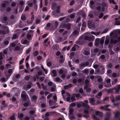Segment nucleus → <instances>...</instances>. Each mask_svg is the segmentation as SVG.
<instances>
[{
  "instance_id": "nucleus-1",
  "label": "nucleus",
  "mask_w": 120,
  "mask_h": 120,
  "mask_svg": "<svg viewBox=\"0 0 120 120\" xmlns=\"http://www.w3.org/2000/svg\"><path fill=\"white\" fill-rule=\"evenodd\" d=\"M64 22H62L60 24V26L62 28L67 29L68 30H69L71 28V26L69 23L66 24L64 23Z\"/></svg>"
},
{
  "instance_id": "nucleus-2",
  "label": "nucleus",
  "mask_w": 120,
  "mask_h": 120,
  "mask_svg": "<svg viewBox=\"0 0 120 120\" xmlns=\"http://www.w3.org/2000/svg\"><path fill=\"white\" fill-rule=\"evenodd\" d=\"M3 28L4 29H5V30H1L0 31V34H2L3 35H5L9 33V31L8 27L7 28V26H4Z\"/></svg>"
},
{
  "instance_id": "nucleus-3",
  "label": "nucleus",
  "mask_w": 120,
  "mask_h": 120,
  "mask_svg": "<svg viewBox=\"0 0 120 120\" xmlns=\"http://www.w3.org/2000/svg\"><path fill=\"white\" fill-rule=\"evenodd\" d=\"M89 100L90 102L92 105H94L100 104V101H97L96 103H94L95 100L93 98H89Z\"/></svg>"
},
{
  "instance_id": "nucleus-4",
  "label": "nucleus",
  "mask_w": 120,
  "mask_h": 120,
  "mask_svg": "<svg viewBox=\"0 0 120 120\" xmlns=\"http://www.w3.org/2000/svg\"><path fill=\"white\" fill-rule=\"evenodd\" d=\"M101 69L99 68L97 69L95 71L97 72L100 75H102L105 72V68L103 66L101 67Z\"/></svg>"
},
{
  "instance_id": "nucleus-5",
  "label": "nucleus",
  "mask_w": 120,
  "mask_h": 120,
  "mask_svg": "<svg viewBox=\"0 0 120 120\" xmlns=\"http://www.w3.org/2000/svg\"><path fill=\"white\" fill-rule=\"evenodd\" d=\"M22 92L21 94V97L22 98L24 99L25 101L29 99V98H27L28 95L26 94V93L24 91H22Z\"/></svg>"
},
{
  "instance_id": "nucleus-6",
  "label": "nucleus",
  "mask_w": 120,
  "mask_h": 120,
  "mask_svg": "<svg viewBox=\"0 0 120 120\" xmlns=\"http://www.w3.org/2000/svg\"><path fill=\"white\" fill-rule=\"evenodd\" d=\"M99 51V49L98 48H96L93 49H91V55L93 56L96 55L97 53Z\"/></svg>"
},
{
  "instance_id": "nucleus-7",
  "label": "nucleus",
  "mask_w": 120,
  "mask_h": 120,
  "mask_svg": "<svg viewBox=\"0 0 120 120\" xmlns=\"http://www.w3.org/2000/svg\"><path fill=\"white\" fill-rule=\"evenodd\" d=\"M26 22L25 21H22L20 20L18 25L19 27L20 28H22L25 26Z\"/></svg>"
},
{
  "instance_id": "nucleus-8",
  "label": "nucleus",
  "mask_w": 120,
  "mask_h": 120,
  "mask_svg": "<svg viewBox=\"0 0 120 120\" xmlns=\"http://www.w3.org/2000/svg\"><path fill=\"white\" fill-rule=\"evenodd\" d=\"M116 89V87H114L113 88H111L109 89H107L106 88H105L104 89V90L108 93H111L112 94L113 92V90Z\"/></svg>"
},
{
  "instance_id": "nucleus-9",
  "label": "nucleus",
  "mask_w": 120,
  "mask_h": 120,
  "mask_svg": "<svg viewBox=\"0 0 120 120\" xmlns=\"http://www.w3.org/2000/svg\"><path fill=\"white\" fill-rule=\"evenodd\" d=\"M65 40V39H63L62 37H56L55 41L56 43H59L60 42L63 41Z\"/></svg>"
},
{
  "instance_id": "nucleus-10",
  "label": "nucleus",
  "mask_w": 120,
  "mask_h": 120,
  "mask_svg": "<svg viewBox=\"0 0 120 120\" xmlns=\"http://www.w3.org/2000/svg\"><path fill=\"white\" fill-rule=\"evenodd\" d=\"M117 42H118L117 40L115 39L114 40L113 38H111L110 41V43L116 44Z\"/></svg>"
},
{
  "instance_id": "nucleus-11",
  "label": "nucleus",
  "mask_w": 120,
  "mask_h": 120,
  "mask_svg": "<svg viewBox=\"0 0 120 120\" xmlns=\"http://www.w3.org/2000/svg\"><path fill=\"white\" fill-rule=\"evenodd\" d=\"M5 58V56L2 52L0 53V60H2Z\"/></svg>"
},
{
  "instance_id": "nucleus-12",
  "label": "nucleus",
  "mask_w": 120,
  "mask_h": 120,
  "mask_svg": "<svg viewBox=\"0 0 120 120\" xmlns=\"http://www.w3.org/2000/svg\"><path fill=\"white\" fill-rule=\"evenodd\" d=\"M117 87L115 90V92L116 93L118 94L119 91L120 90V85H119L117 86Z\"/></svg>"
},
{
  "instance_id": "nucleus-13",
  "label": "nucleus",
  "mask_w": 120,
  "mask_h": 120,
  "mask_svg": "<svg viewBox=\"0 0 120 120\" xmlns=\"http://www.w3.org/2000/svg\"><path fill=\"white\" fill-rule=\"evenodd\" d=\"M102 95V93L101 92H99L98 94L95 96L96 98H101V96Z\"/></svg>"
},
{
  "instance_id": "nucleus-14",
  "label": "nucleus",
  "mask_w": 120,
  "mask_h": 120,
  "mask_svg": "<svg viewBox=\"0 0 120 120\" xmlns=\"http://www.w3.org/2000/svg\"><path fill=\"white\" fill-rule=\"evenodd\" d=\"M83 107H86L87 109H89L90 107L88 104H86L83 102L81 103Z\"/></svg>"
},
{
  "instance_id": "nucleus-15",
  "label": "nucleus",
  "mask_w": 120,
  "mask_h": 120,
  "mask_svg": "<svg viewBox=\"0 0 120 120\" xmlns=\"http://www.w3.org/2000/svg\"><path fill=\"white\" fill-rule=\"evenodd\" d=\"M120 116V112L119 111L116 112L114 114V117L115 118H118Z\"/></svg>"
},
{
  "instance_id": "nucleus-16",
  "label": "nucleus",
  "mask_w": 120,
  "mask_h": 120,
  "mask_svg": "<svg viewBox=\"0 0 120 120\" xmlns=\"http://www.w3.org/2000/svg\"><path fill=\"white\" fill-rule=\"evenodd\" d=\"M95 114L96 115H99L101 117H102L103 115V113L98 111H96Z\"/></svg>"
},
{
  "instance_id": "nucleus-17",
  "label": "nucleus",
  "mask_w": 120,
  "mask_h": 120,
  "mask_svg": "<svg viewBox=\"0 0 120 120\" xmlns=\"http://www.w3.org/2000/svg\"><path fill=\"white\" fill-rule=\"evenodd\" d=\"M37 97L36 95H33L32 97V101L33 102H35L37 100Z\"/></svg>"
},
{
  "instance_id": "nucleus-18",
  "label": "nucleus",
  "mask_w": 120,
  "mask_h": 120,
  "mask_svg": "<svg viewBox=\"0 0 120 120\" xmlns=\"http://www.w3.org/2000/svg\"><path fill=\"white\" fill-rule=\"evenodd\" d=\"M104 86L105 87L109 88L111 86V83H105L104 84Z\"/></svg>"
},
{
  "instance_id": "nucleus-19",
  "label": "nucleus",
  "mask_w": 120,
  "mask_h": 120,
  "mask_svg": "<svg viewBox=\"0 0 120 120\" xmlns=\"http://www.w3.org/2000/svg\"><path fill=\"white\" fill-rule=\"evenodd\" d=\"M24 115L22 113H20L19 115H18V117L19 118L20 120H22L23 117Z\"/></svg>"
},
{
  "instance_id": "nucleus-20",
  "label": "nucleus",
  "mask_w": 120,
  "mask_h": 120,
  "mask_svg": "<svg viewBox=\"0 0 120 120\" xmlns=\"http://www.w3.org/2000/svg\"><path fill=\"white\" fill-rule=\"evenodd\" d=\"M74 112V110L72 108H71L69 109V113L68 115H71L73 114V112Z\"/></svg>"
},
{
  "instance_id": "nucleus-21",
  "label": "nucleus",
  "mask_w": 120,
  "mask_h": 120,
  "mask_svg": "<svg viewBox=\"0 0 120 120\" xmlns=\"http://www.w3.org/2000/svg\"><path fill=\"white\" fill-rule=\"evenodd\" d=\"M35 112V111L34 110H32L30 111L29 113L31 115L30 116V117H32V115H34Z\"/></svg>"
},
{
  "instance_id": "nucleus-22",
  "label": "nucleus",
  "mask_w": 120,
  "mask_h": 120,
  "mask_svg": "<svg viewBox=\"0 0 120 120\" xmlns=\"http://www.w3.org/2000/svg\"><path fill=\"white\" fill-rule=\"evenodd\" d=\"M94 4V2L93 1H90V5L91 8L92 9L93 5Z\"/></svg>"
},
{
  "instance_id": "nucleus-23",
  "label": "nucleus",
  "mask_w": 120,
  "mask_h": 120,
  "mask_svg": "<svg viewBox=\"0 0 120 120\" xmlns=\"http://www.w3.org/2000/svg\"><path fill=\"white\" fill-rule=\"evenodd\" d=\"M30 102V101H27L24 103L23 104V105L24 106V107H26L29 105V104Z\"/></svg>"
},
{
  "instance_id": "nucleus-24",
  "label": "nucleus",
  "mask_w": 120,
  "mask_h": 120,
  "mask_svg": "<svg viewBox=\"0 0 120 120\" xmlns=\"http://www.w3.org/2000/svg\"><path fill=\"white\" fill-rule=\"evenodd\" d=\"M99 39L98 38H97L95 43V45L96 46H98L99 45Z\"/></svg>"
},
{
  "instance_id": "nucleus-25",
  "label": "nucleus",
  "mask_w": 120,
  "mask_h": 120,
  "mask_svg": "<svg viewBox=\"0 0 120 120\" xmlns=\"http://www.w3.org/2000/svg\"><path fill=\"white\" fill-rule=\"evenodd\" d=\"M52 73L53 74L54 77H55L57 75L56 71V70L54 69L52 70Z\"/></svg>"
},
{
  "instance_id": "nucleus-26",
  "label": "nucleus",
  "mask_w": 120,
  "mask_h": 120,
  "mask_svg": "<svg viewBox=\"0 0 120 120\" xmlns=\"http://www.w3.org/2000/svg\"><path fill=\"white\" fill-rule=\"evenodd\" d=\"M41 86L43 90H46L47 87L46 86H45L43 83H42L41 84Z\"/></svg>"
},
{
  "instance_id": "nucleus-27",
  "label": "nucleus",
  "mask_w": 120,
  "mask_h": 120,
  "mask_svg": "<svg viewBox=\"0 0 120 120\" xmlns=\"http://www.w3.org/2000/svg\"><path fill=\"white\" fill-rule=\"evenodd\" d=\"M117 79H116L112 80V85H114L117 82Z\"/></svg>"
},
{
  "instance_id": "nucleus-28",
  "label": "nucleus",
  "mask_w": 120,
  "mask_h": 120,
  "mask_svg": "<svg viewBox=\"0 0 120 120\" xmlns=\"http://www.w3.org/2000/svg\"><path fill=\"white\" fill-rule=\"evenodd\" d=\"M69 17L68 16L67 17L66 19L64 20L63 22H64V23H67L68 22H69Z\"/></svg>"
},
{
  "instance_id": "nucleus-29",
  "label": "nucleus",
  "mask_w": 120,
  "mask_h": 120,
  "mask_svg": "<svg viewBox=\"0 0 120 120\" xmlns=\"http://www.w3.org/2000/svg\"><path fill=\"white\" fill-rule=\"evenodd\" d=\"M75 97L74 96V95H73V94L71 98V99L72 102L75 101L76 100V99L75 98Z\"/></svg>"
},
{
  "instance_id": "nucleus-30",
  "label": "nucleus",
  "mask_w": 120,
  "mask_h": 120,
  "mask_svg": "<svg viewBox=\"0 0 120 120\" xmlns=\"http://www.w3.org/2000/svg\"><path fill=\"white\" fill-rule=\"evenodd\" d=\"M94 37L92 35V36L89 37L88 40L89 41H92L94 39Z\"/></svg>"
},
{
  "instance_id": "nucleus-31",
  "label": "nucleus",
  "mask_w": 120,
  "mask_h": 120,
  "mask_svg": "<svg viewBox=\"0 0 120 120\" xmlns=\"http://www.w3.org/2000/svg\"><path fill=\"white\" fill-rule=\"evenodd\" d=\"M109 42V39L108 38H106L105 40V44L106 45H108Z\"/></svg>"
},
{
  "instance_id": "nucleus-32",
  "label": "nucleus",
  "mask_w": 120,
  "mask_h": 120,
  "mask_svg": "<svg viewBox=\"0 0 120 120\" xmlns=\"http://www.w3.org/2000/svg\"><path fill=\"white\" fill-rule=\"evenodd\" d=\"M6 12H9L11 11V8L10 7H7L6 10Z\"/></svg>"
},
{
  "instance_id": "nucleus-33",
  "label": "nucleus",
  "mask_w": 120,
  "mask_h": 120,
  "mask_svg": "<svg viewBox=\"0 0 120 120\" xmlns=\"http://www.w3.org/2000/svg\"><path fill=\"white\" fill-rule=\"evenodd\" d=\"M84 54L86 56H88L90 55V51H85L84 52Z\"/></svg>"
},
{
  "instance_id": "nucleus-34",
  "label": "nucleus",
  "mask_w": 120,
  "mask_h": 120,
  "mask_svg": "<svg viewBox=\"0 0 120 120\" xmlns=\"http://www.w3.org/2000/svg\"><path fill=\"white\" fill-rule=\"evenodd\" d=\"M107 66L109 68H111L112 67V64L111 63H109L107 64Z\"/></svg>"
},
{
  "instance_id": "nucleus-35",
  "label": "nucleus",
  "mask_w": 120,
  "mask_h": 120,
  "mask_svg": "<svg viewBox=\"0 0 120 120\" xmlns=\"http://www.w3.org/2000/svg\"><path fill=\"white\" fill-rule=\"evenodd\" d=\"M73 95H74V96L77 98H79L80 96V95L78 94H73Z\"/></svg>"
},
{
  "instance_id": "nucleus-36",
  "label": "nucleus",
  "mask_w": 120,
  "mask_h": 120,
  "mask_svg": "<svg viewBox=\"0 0 120 120\" xmlns=\"http://www.w3.org/2000/svg\"><path fill=\"white\" fill-rule=\"evenodd\" d=\"M10 119L11 120H15V116L14 115H13L10 117Z\"/></svg>"
},
{
  "instance_id": "nucleus-37",
  "label": "nucleus",
  "mask_w": 120,
  "mask_h": 120,
  "mask_svg": "<svg viewBox=\"0 0 120 120\" xmlns=\"http://www.w3.org/2000/svg\"><path fill=\"white\" fill-rule=\"evenodd\" d=\"M17 34H15L13 35L12 38V39H15L17 38Z\"/></svg>"
},
{
  "instance_id": "nucleus-38",
  "label": "nucleus",
  "mask_w": 120,
  "mask_h": 120,
  "mask_svg": "<svg viewBox=\"0 0 120 120\" xmlns=\"http://www.w3.org/2000/svg\"><path fill=\"white\" fill-rule=\"evenodd\" d=\"M85 67V64L84 63H82L80 65V68L81 69H82V68Z\"/></svg>"
},
{
  "instance_id": "nucleus-39",
  "label": "nucleus",
  "mask_w": 120,
  "mask_h": 120,
  "mask_svg": "<svg viewBox=\"0 0 120 120\" xmlns=\"http://www.w3.org/2000/svg\"><path fill=\"white\" fill-rule=\"evenodd\" d=\"M110 99L111 101L112 102H113L114 103L115 102V100H114V97L113 96V95H112L111 96L110 98Z\"/></svg>"
},
{
  "instance_id": "nucleus-40",
  "label": "nucleus",
  "mask_w": 120,
  "mask_h": 120,
  "mask_svg": "<svg viewBox=\"0 0 120 120\" xmlns=\"http://www.w3.org/2000/svg\"><path fill=\"white\" fill-rule=\"evenodd\" d=\"M79 32L77 30H75L73 32V34L74 35H78L79 34Z\"/></svg>"
},
{
  "instance_id": "nucleus-41",
  "label": "nucleus",
  "mask_w": 120,
  "mask_h": 120,
  "mask_svg": "<svg viewBox=\"0 0 120 120\" xmlns=\"http://www.w3.org/2000/svg\"><path fill=\"white\" fill-rule=\"evenodd\" d=\"M75 16V13H73L71 14L70 16V18L71 19H73L74 18Z\"/></svg>"
},
{
  "instance_id": "nucleus-42",
  "label": "nucleus",
  "mask_w": 120,
  "mask_h": 120,
  "mask_svg": "<svg viewBox=\"0 0 120 120\" xmlns=\"http://www.w3.org/2000/svg\"><path fill=\"white\" fill-rule=\"evenodd\" d=\"M28 41L26 40H24L22 42H21L22 44H28Z\"/></svg>"
},
{
  "instance_id": "nucleus-43",
  "label": "nucleus",
  "mask_w": 120,
  "mask_h": 120,
  "mask_svg": "<svg viewBox=\"0 0 120 120\" xmlns=\"http://www.w3.org/2000/svg\"><path fill=\"white\" fill-rule=\"evenodd\" d=\"M38 52L37 51H35L34 53V56H36L38 55Z\"/></svg>"
},
{
  "instance_id": "nucleus-44",
  "label": "nucleus",
  "mask_w": 120,
  "mask_h": 120,
  "mask_svg": "<svg viewBox=\"0 0 120 120\" xmlns=\"http://www.w3.org/2000/svg\"><path fill=\"white\" fill-rule=\"evenodd\" d=\"M71 75L73 77L77 76V74L76 72H74L72 73Z\"/></svg>"
},
{
  "instance_id": "nucleus-45",
  "label": "nucleus",
  "mask_w": 120,
  "mask_h": 120,
  "mask_svg": "<svg viewBox=\"0 0 120 120\" xmlns=\"http://www.w3.org/2000/svg\"><path fill=\"white\" fill-rule=\"evenodd\" d=\"M115 25H120V22L118 21H116L115 22Z\"/></svg>"
},
{
  "instance_id": "nucleus-46",
  "label": "nucleus",
  "mask_w": 120,
  "mask_h": 120,
  "mask_svg": "<svg viewBox=\"0 0 120 120\" xmlns=\"http://www.w3.org/2000/svg\"><path fill=\"white\" fill-rule=\"evenodd\" d=\"M103 15H104V14L103 13H101L98 16V18L99 19L101 18L103 16Z\"/></svg>"
},
{
  "instance_id": "nucleus-47",
  "label": "nucleus",
  "mask_w": 120,
  "mask_h": 120,
  "mask_svg": "<svg viewBox=\"0 0 120 120\" xmlns=\"http://www.w3.org/2000/svg\"><path fill=\"white\" fill-rule=\"evenodd\" d=\"M111 115V114L110 112H107L106 113V115L107 116L106 117L109 118Z\"/></svg>"
},
{
  "instance_id": "nucleus-48",
  "label": "nucleus",
  "mask_w": 120,
  "mask_h": 120,
  "mask_svg": "<svg viewBox=\"0 0 120 120\" xmlns=\"http://www.w3.org/2000/svg\"><path fill=\"white\" fill-rule=\"evenodd\" d=\"M21 19L22 20L24 21L26 19V17L24 15L22 16L21 17Z\"/></svg>"
},
{
  "instance_id": "nucleus-49",
  "label": "nucleus",
  "mask_w": 120,
  "mask_h": 120,
  "mask_svg": "<svg viewBox=\"0 0 120 120\" xmlns=\"http://www.w3.org/2000/svg\"><path fill=\"white\" fill-rule=\"evenodd\" d=\"M109 2L110 4H111L112 3L114 4H116L114 0H109Z\"/></svg>"
},
{
  "instance_id": "nucleus-50",
  "label": "nucleus",
  "mask_w": 120,
  "mask_h": 120,
  "mask_svg": "<svg viewBox=\"0 0 120 120\" xmlns=\"http://www.w3.org/2000/svg\"><path fill=\"white\" fill-rule=\"evenodd\" d=\"M60 78L59 77H57L56 78L55 81L56 82H58L60 81Z\"/></svg>"
},
{
  "instance_id": "nucleus-51",
  "label": "nucleus",
  "mask_w": 120,
  "mask_h": 120,
  "mask_svg": "<svg viewBox=\"0 0 120 120\" xmlns=\"http://www.w3.org/2000/svg\"><path fill=\"white\" fill-rule=\"evenodd\" d=\"M70 115H68V116L70 119H75V117L74 116H70Z\"/></svg>"
},
{
  "instance_id": "nucleus-52",
  "label": "nucleus",
  "mask_w": 120,
  "mask_h": 120,
  "mask_svg": "<svg viewBox=\"0 0 120 120\" xmlns=\"http://www.w3.org/2000/svg\"><path fill=\"white\" fill-rule=\"evenodd\" d=\"M31 48V47H30L26 50V53L27 54L29 53L30 52Z\"/></svg>"
},
{
  "instance_id": "nucleus-53",
  "label": "nucleus",
  "mask_w": 120,
  "mask_h": 120,
  "mask_svg": "<svg viewBox=\"0 0 120 120\" xmlns=\"http://www.w3.org/2000/svg\"><path fill=\"white\" fill-rule=\"evenodd\" d=\"M118 35L117 34H115L113 36V37L112 38H113V39H116L118 38Z\"/></svg>"
},
{
  "instance_id": "nucleus-54",
  "label": "nucleus",
  "mask_w": 120,
  "mask_h": 120,
  "mask_svg": "<svg viewBox=\"0 0 120 120\" xmlns=\"http://www.w3.org/2000/svg\"><path fill=\"white\" fill-rule=\"evenodd\" d=\"M9 43V41H5L4 43V44L5 45H7Z\"/></svg>"
},
{
  "instance_id": "nucleus-55",
  "label": "nucleus",
  "mask_w": 120,
  "mask_h": 120,
  "mask_svg": "<svg viewBox=\"0 0 120 120\" xmlns=\"http://www.w3.org/2000/svg\"><path fill=\"white\" fill-rule=\"evenodd\" d=\"M20 49V48L19 46H17L15 48V50L16 51H18Z\"/></svg>"
},
{
  "instance_id": "nucleus-56",
  "label": "nucleus",
  "mask_w": 120,
  "mask_h": 120,
  "mask_svg": "<svg viewBox=\"0 0 120 120\" xmlns=\"http://www.w3.org/2000/svg\"><path fill=\"white\" fill-rule=\"evenodd\" d=\"M91 89L90 88H88L86 89V92L87 93H90L91 91Z\"/></svg>"
},
{
  "instance_id": "nucleus-57",
  "label": "nucleus",
  "mask_w": 120,
  "mask_h": 120,
  "mask_svg": "<svg viewBox=\"0 0 120 120\" xmlns=\"http://www.w3.org/2000/svg\"><path fill=\"white\" fill-rule=\"evenodd\" d=\"M53 84H54V83H53L52 82L50 81L48 82V86H51Z\"/></svg>"
},
{
  "instance_id": "nucleus-58",
  "label": "nucleus",
  "mask_w": 120,
  "mask_h": 120,
  "mask_svg": "<svg viewBox=\"0 0 120 120\" xmlns=\"http://www.w3.org/2000/svg\"><path fill=\"white\" fill-rule=\"evenodd\" d=\"M47 65L49 67L52 65V63L51 62H49L47 63Z\"/></svg>"
},
{
  "instance_id": "nucleus-59",
  "label": "nucleus",
  "mask_w": 120,
  "mask_h": 120,
  "mask_svg": "<svg viewBox=\"0 0 120 120\" xmlns=\"http://www.w3.org/2000/svg\"><path fill=\"white\" fill-rule=\"evenodd\" d=\"M61 54L60 52L59 51H57L56 53V55L57 56H59Z\"/></svg>"
},
{
  "instance_id": "nucleus-60",
  "label": "nucleus",
  "mask_w": 120,
  "mask_h": 120,
  "mask_svg": "<svg viewBox=\"0 0 120 120\" xmlns=\"http://www.w3.org/2000/svg\"><path fill=\"white\" fill-rule=\"evenodd\" d=\"M30 75H27L25 77V79L27 80H29L30 79Z\"/></svg>"
},
{
  "instance_id": "nucleus-61",
  "label": "nucleus",
  "mask_w": 120,
  "mask_h": 120,
  "mask_svg": "<svg viewBox=\"0 0 120 120\" xmlns=\"http://www.w3.org/2000/svg\"><path fill=\"white\" fill-rule=\"evenodd\" d=\"M7 48L6 49H4L3 51V52L4 53V54L5 55H6L7 53Z\"/></svg>"
},
{
  "instance_id": "nucleus-62",
  "label": "nucleus",
  "mask_w": 120,
  "mask_h": 120,
  "mask_svg": "<svg viewBox=\"0 0 120 120\" xmlns=\"http://www.w3.org/2000/svg\"><path fill=\"white\" fill-rule=\"evenodd\" d=\"M116 100H120V96H117L116 97Z\"/></svg>"
},
{
  "instance_id": "nucleus-63",
  "label": "nucleus",
  "mask_w": 120,
  "mask_h": 120,
  "mask_svg": "<svg viewBox=\"0 0 120 120\" xmlns=\"http://www.w3.org/2000/svg\"><path fill=\"white\" fill-rule=\"evenodd\" d=\"M75 1L74 0H72L70 2V5L71 6H72L74 4Z\"/></svg>"
},
{
  "instance_id": "nucleus-64",
  "label": "nucleus",
  "mask_w": 120,
  "mask_h": 120,
  "mask_svg": "<svg viewBox=\"0 0 120 120\" xmlns=\"http://www.w3.org/2000/svg\"><path fill=\"white\" fill-rule=\"evenodd\" d=\"M6 6V4L5 3H3L1 5V7L3 8H5Z\"/></svg>"
}]
</instances>
